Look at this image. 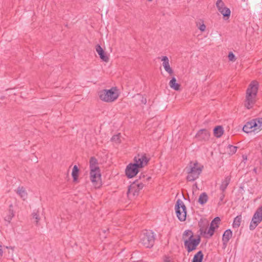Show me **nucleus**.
Wrapping results in <instances>:
<instances>
[{"label": "nucleus", "mask_w": 262, "mask_h": 262, "mask_svg": "<svg viewBox=\"0 0 262 262\" xmlns=\"http://www.w3.org/2000/svg\"><path fill=\"white\" fill-rule=\"evenodd\" d=\"M216 7L219 10V9H222V8L225 7L224 3L223 2L222 0H217L216 3Z\"/></svg>", "instance_id": "33"}, {"label": "nucleus", "mask_w": 262, "mask_h": 262, "mask_svg": "<svg viewBox=\"0 0 262 262\" xmlns=\"http://www.w3.org/2000/svg\"><path fill=\"white\" fill-rule=\"evenodd\" d=\"M208 200V197L207 194L206 192H203L200 194L198 202L201 205H204L207 202Z\"/></svg>", "instance_id": "24"}, {"label": "nucleus", "mask_w": 262, "mask_h": 262, "mask_svg": "<svg viewBox=\"0 0 262 262\" xmlns=\"http://www.w3.org/2000/svg\"><path fill=\"white\" fill-rule=\"evenodd\" d=\"M148 1H149V2H150V1H151L152 0H148Z\"/></svg>", "instance_id": "46"}, {"label": "nucleus", "mask_w": 262, "mask_h": 262, "mask_svg": "<svg viewBox=\"0 0 262 262\" xmlns=\"http://www.w3.org/2000/svg\"><path fill=\"white\" fill-rule=\"evenodd\" d=\"M32 216H33V217L36 220V224H37L39 221L40 220V217H39L38 211H37L36 212H34L32 213Z\"/></svg>", "instance_id": "35"}, {"label": "nucleus", "mask_w": 262, "mask_h": 262, "mask_svg": "<svg viewBox=\"0 0 262 262\" xmlns=\"http://www.w3.org/2000/svg\"><path fill=\"white\" fill-rule=\"evenodd\" d=\"M150 179V177L144 173H142L140 174L139 179L134 182L132 184H135V186L137 187L138 190H140Z\"/></svg>", "instance_id": "8"}, {"label": "nucleus", "mask_w": 262, "mask_h": 262, "mask_svg": "<svg viewBox=\"0 0 262 262\" xmlns=\"http://www.w3.org/2000/svg\"><path fill=\"white\" fill-rule=\"evenodd\" d=\"M231 180V177L230 176H227L225 179L222 181V184L220 186V189L224 192L226 189L228 185H229Z\"/></svg>", "instance_id": "19"}, {"label": "nucleus", "mask_w": 262, "mask_h": 262, "mask_svg": "<svg viewBox=\"0 0 262 262\" xmlns=\"http://www.w3.org/2000/svg\"><path fill=\"white\" fill-rule=\"evenodd\" d=\"M203 167V166H199L197 162H190L189 165L185 168L187 173V180L194 181L196 180L201 173Z\"/></svg>", "instance_id": "2"}, {"label": "nucleus", "mask_w": 262, "mask_h": 262, "mask_svg": "<svg viewBox=\"0 0 262 262\" xmlns=\"http://www.w3.org/2000/svg\"><path fill=\"white\" fill-rule=\"evenodd\" d=\"M161 60L163 61V66L165 67V66H168L169 64V60L167 56H164L161 58Z\"/></svg>", "instance_id": "32"}, {"label": "nucleus", "mask_w": 262, "mask_h": 262, "mask_svg": "<svg viewBox=\"0 0 262 262\" xmlns=\"http://www.w3.org/2000/svg\"><path fill=\"white\" fill-rule=\"evenodd\" d=\"M16 193L24 200H25L27 198V192L23 187H18Z\"/></svg>", "instance_id": "20"}, {"label": "nucleus", "mask_w": 262, "mask_h": 262, "mask_svg": "<svg viewBox=\"0 0 262 262\" xmlns=\"http://www.w3.org/2000/svg\"><path fill=\"white\" fill-rule=\"evenodd\" d=\"M200 242V236H198V238H194L191 235L188 239L184 240V245L188 252L189 253L196 249Z\"/></svg>", "instance_id": "7"}, {"label": "nucleus", "mask_w": 262, "mask_h": 262, "mask_svg": "<svg viewBox=\"0 0 262 262\" xmlns=\"http://www.w3.org/2000/svg\"><path fill=\"white\" fill-rule=\"evenodd\" d=\"M219 11L223 15L224 17H229L230 15V10L226 7L222 8V9H219Z\"/></svg>", "instance_id": "25"}, {"label": "nucleus", "mask_w": 262, "mask_h": 262, "mask_svg": "<svg viewBox=\"0 0 262 262\" xmlns=\"http://www.w3.org/2000/svg\"><path fill=\"white\" fill-rule=\"evenodd\" d=\"M165 70L170 75L173 74V71L171 68H170L169 64L164 67Z\"/></svg>", "instance_id": "36"}, {"label": "nucleus", "mask_w": 262, "mask_h": 262, "mask_svg": "<svg viewBox=\"0 0 262 262\" xmlns=\"http://www.w3.org/2000/svg\"><path fill=\"white\" fill-rule=\"evenodd\" d=\"M5 247H6V248H7V249H12V250H14V247H11V246H9V247H8V246H6Z\"/></svg>", "instance_id": "43"}, {"label": "nucleus", "mask_w": 262, "mask_h": 262, "mask_svg": "<svg viewBox=\"0 0 262 262\" xmlns=\"http://www.w3.org/2000/svg\"><path fill=\"white\" fill-rule=\"evenodd\" d=\"M135 184H131L128 186L127 195L128 198L132 196H136L139 195V190H138L137 187H135Z\"/></svg>", "instance_id": "16"}, {"label": "nucleus", "mask_w": 262, "mask_h": 262, "mask_svg": "<svg viewBox=\"0 0 262 262\" xmlns=\"http://www.w3.org/2000/svg\"><path fill=\"white\" fill-rule=\"evenodd\" d=\"M242 221V216L241 215H238L236 216L233 221L232 226L233 228H238L241 225V223Z\"/></svg>", "instance_id": "26"}, {"label": "nucleus", "mask_w": 262, "mask_h": 262, "mask_svg": "<svg viewBox=\"0 0 262 262\" xmlns=\"http://www.w3.org/2000/svg\"><path fill=\"white\" fill-rule=\"evenodd\" d=\"M204 255L202 251L198 252L193 256L191 262H202Z\"/></svg>", "instance_id": "22"}, {"label": "nucleus", "mask_w": 262, "mask_h": 262, "mask_svg": "<svg viewBox=\"0 0 262 262\" xmlns=\"http://www.w3.org/2000/svg\"><path fill=\"white\" fill-rule=\"evenodd\" d=\"M155 241V234L151 230H145L140 236V243L146 248L152 247Z\"/></svg>", "instance_id": "3"}, {"label": "nucleus", "mask_w": 262, "mask_h": 262, "mask_svg": "<svg viewBox=\"0 0 262 262\" xmlns=\"http://www.w3.org/2000/svg\"><path fill=\"white\" fill-rule=\"evenodd\" d=\"M228 58L230 61H235V57L232 52H230L228 54Z\"/></svg>", "instance_id": "37"}, {"label": "nucleus", "mask_w": 262, "mask_h": 262, "mask_svg": "<svg viewBox=\"0 0 262 262\" xmlns=\"http://www.w3.org/2000/svg\"><path fill=\"white\" fill-rule=\"evenodd\" d=\"M191 235L193 237V234L192 231L191 230H186L184 232L182 237L184 239L187 236L189 237V236H191Z\"/></svg>", "instance_id": "31"}, {"label": "nucleus", "mask_w": 262, "mask_h": 262, "mask_svg": "<svg viewBox=\"0 0 262 262\" xmlns=\"http://www.w3.org/2000/svg\"><path fill=\"white\" fill-rule=\"evenodd\" d=\"M232 232L230 229L226 230L223 233L222 236V242L224 248L226 247L227 244L232 237Z\"/></svg>", "instance_id": "15"}, {"label": "nucleus", "mask_w": 262, "mask_h": 262, "mask_svg": "<svg viewBox=\"0 0 262 262\" xmlns=\"http://www.w3.org/2000/svg\"><path fill=\"white\" fill-rule=\"evenodd\" d=\"M176 81V79L174 77H172L169 81V86L175 91H179L180 90V84L177 83Z\"/></svg>", "instance_id": "18"}, {"label": "nucleus", "mask_w": 262, "mask_h": 262, "mask_svg": "<svg viewBox=\"0 0 262 262\" xmlns=\"http://www.w3.org/2000/svg\"><path fill=\"white\" fill-rule=\"evenodd\" d=\"M261 129L262 118L254 119L247 122L243 128V130L246 133L258 132Z\"/></svg>", "instance_id": "4"}, {"label": "nucleus", "mask_w": 262, "mask_h": 262, "mask_svg": "<svg viewBox=\"0 0 262 262\" xmlns=\"http://www.w3.org/2000/svg\"><path fill=\"white\" fill-rule=\"evenodd\" d=\"M139 167L134 163H129L125 169V174L129 178L135 176L139 172Z\"/></svg>", "instance_id": "9"}, {"label": "nucleus", "mask_w": 262, "mask_h": 262, "mask_svg": "<svg viewBox=\"0 0 262 262\" xmlns=\"http://www.w3.org/2000/svg\"><path fill=\"white\" fill-rule=\"evenodd\" d=\"M141 101L142 103L145 104L147 102L146 98L145 97H144L143 96H142Z\"/></svg>", "instance_id": "41"}, {"label": "nucleus", "mask_w": 262, "mask_h": 262, "mask_svg": "<svg viewBox=\"0 0 262 262\" xmlns=\"http://www.w3.org/2000/svg\"><path fill=\"white\" fill-rule=\"evenodd\" d=\"M164 262H171V260L170 257L167 256H165L163 258Z\"/></svg>", "instance_id": "39"}, {"label": "nucleus", "mask_w": 262, "mask_h": 262, "mask_svg": "<svg viewBox=\"0 0 262 262\" xmlns=\"http://www.w3.org/2000/svg\"><path fill=\"white\" fill-rule=\"evenodd\" d=\"M149 159H147L145 155H139L134 158V164L139 168H142L146 165L148 162Z\"/></svg>", "instance_id": "10"}, {"label": "nucleus", "mask_w": 262, "mask_h": 262, "mask_svg": "<svg viewBox=\"0 0 262 262\" xmlns=\"http://www.w3.org/2000/svg\"><path fill=\"white\" fill-rule=\"evenodd\" d=\"M96 51L99 55L100 59L105 62H108L109 60L108 57L104 52L103 49L99 45H97L95 47Z\"/></svg>", "instance_id": "14"}, {"label": "nucleus", "mask_w": 262, "mask_h": 262, "mask_svg": "<svg viewBox=\"0 0 262 262\" xmlns=\"http://www.w3.org/2000/svg\"><path fill=\"white\" fill-rule=\"evenodd\" d=\"M102 232L105 233L106 232V230H102Z\"/></svg>", "instance_id": "45"}, {"label": "nucleus", "mask_w": 262, "mask_h": 262, "mask_svg": "<svg viewBox=\"0 0 262 262\" xmlns=\"http://www.w3.org/2000/svg\"><path fill=\"white\" fill-rule=\"evenodd\" d=\"M225 198V194L224 193V192L222 191V192L220 195V202L219 204H220V202H222Z\"/></svg>", "instance_id": "38"}, {"label": "nucleus", "mask_w": 262, "mask_h": 262, "mask_svg": "<svg viewBox=\"0 0 262 262\" xmlns=\"http://www.w3.org/2000/svg\"><path fill=\"white\" fill-rule=\"evenodd\" d=\"M113 88L110 90H102L99 92L100 99L104 102H111L115 101L118 97V95L115 92Z\"/></svg>", "instance_id": "5"}, {"label": "nucleus", "mask_w": 262, "mask_h": 262, "mask_svg": "<svg viewBox=\"0 0 262 262\" xmlns=\"http://www.w3.org/2000/svg\"><path fill=\"white\" fill-rule=\"evenodd\" d=\"M199 29L202 31V32H203L206 29V26L204 24H202V25H201L200 26V27H199Z\"/></svg>", "instance_id": "40"}, {"label": "nucleus", "mask_w": 262, "mask_h": 262, "mask_svg": "<svg viewBox=\"0 0 262 262\" xmlns=\"http://www.w3.org/2000/svg\"><path fill=\"white\" fill-rule=\"evenodd\" d=\"M14 215V214L13 211L12 210L10 209L9 210L8 215L5 217V220L8 222V223H10Z\"/></svg>", "instance_id": "28"}, {"label": "nucleus", "mask_w": 262, "mask_h": 262, "mask_svg": "<svg viewBox=\"0 0 262 262\" xmlns=\"http://www.w3.org/2000/svg\"><path fill=\"white\" fill-rule=\"evenodd\" d=\"M258 88L257 82L253 81L250 83L247 90L245 106L248 109L252 108L255 102V97L257 93Z\"/></svg>", "instance_id": "1"}, {"label": "nucleus", "mask_w": 262, "mask_h": 262, "mask_svg": "<svg viewBox=\"0 0 262 262\" xmlns=\"http://www.w3.org/2000/svg\"><path fill=\"white\" fill-rule=\"evenodd\" d=\"M215 229L216 228H215L214 226L210 224V227L207 230L204 226H200L199 231L201 234H203L205 238H210L214 234Z\"/></svg>", "instance_id": "12"}, {"label": "nucleus", "mask_w": 262, "mask_h": 262, "mask_svg": "<svg viewBox=\"0 0 262 262\" xmlns=\"http://www.w3.org/2000/svg\"><path fill=\"white\" fill-rule=\"evenodd\" d=\"M228 148L229 149V154L231 155L235 154L237 150V147L231 145H228Z\"/></svg>", "instance_id": "30"}, {"label": "nucleus", "mask_w": 262, "mask_h": 262, "mask_svg": "<svg viewBox=\"0 0 262 262\" xmlns=\"http://www.w3.org/2000/svg\"><path fill=\"white\" fill-rule=\"evenodd\" d=\"M221 219L219 217H215L211 222V224L214 226L215 228H217L219 227V224H220Z\"/></svg>", "instance_id": "29"}, {"label": "nucleus", "mask_w": 262, "mask_h": 262, "mask_svg": "<svg viewBox=\"0 0 262 262\" xmlns=\"http://www.w3.org/2000/svg\"><path fill=\"white\" fill-rule=\"evenodd\" d=\"M101 177L100 170L91 169L90 171V179L93 183L98 181Z\"/></svg>", "instance_id": "17"}, {"label": "nucleus", "mask_w": 262, "mask_h": 262, "mask_svg": "<svg viewBox=\"0 0 262 262\" xmlns=\"http://www.w3.org/2000/svg\"><path fill=\"white\" fill-rule=\"evenodd\" d=\"M120 134H119L118 135H114L112 137L111 140L112 141H114V142H116L117 143H119L120 142Z\"/></svg>", "instance_id": "34"}, {"label": "nucleus", "mask_w": 262, "mask_h": 262, "mask_svg": "<svg viewBox=\"0 0 262 262\" xmlns=\"http://www.w3.org/2000/svg\"><path fill=\"white\" fill-rule=\"evenodd\" d=\"M175 210L178 219L181 222L185 221L186 219V207L180 199H178L176 202Z\"/></svg>", "instance_id": "6"}, {"label": "nucleus", "mask_w": 262, "mask_h": 262, "mask_svg": "<svg viewBox=\"0 0 262 262\" xmlns=\"http://www.w3.org/2000/svg\"><path fill=\"white\" fill-rule=\"evenodd\" d=\"M193 186L196 187L197 188V184H196V183L194 184Z\"/></svg>", "instance_id": "44"}, {"label": "nucleus", "mask_w": 262, "mask_h": 262, "mask_svg": "<svg viewBox=\"0 0 262 262\" xmlns=\"http://www.w3.org/2000/svg\"><path fill=\"white\" fill-rule=\"evenodd\" d=\"M257 212H259L261 215H262V206L259 207L257 210Z\"/></svg>", "instance_id": "42"}, {"label": "nucleus", "mask_w": 262, "mask_h": 262, "mask_svg": "<svg viewBox=\"0 0 262 262\" xmlns=\"http://www.w3.org/2000/svg\"><path fill=\"white\" fill-rule=\"evenodd\" d=\"M79 169L76 165H74L72 172V176L74 181H76L78 177Z\"/></svg>", "instance_id": "27"}, {"label": "nucleus", "mask_w": 262, "mask_h": 262, "mask_svg": "<svg viewBox=\"0 0 262 262\" xmlns=\"http://www.w3.org/2000/svg\"><path fill=\"white\" fill-rule=\"evenodd\" d=\"M90 167L91 169H99L98 166V161L94 157L91 158L90 160Z\"/></svg>", "instance_id": "23"}, {"label": "nucleus", "mask_w": 262, "mask_h": 262, "mask_svg": "<svg viewBox=\"0 0 262 262\" xmlns=\"http://www.w3.org/2000/svg\"><path fill=\"white\" fill-rule=\"evenodd\" d=\"M210 133L206 129H201L198 131L195 138L200 141H206L209 139Z\"/></svg>", "instance_id": "13"}, {"label": "nucleus", "mask_w": 262, "mask_h": 262, "mask_svg": "<svg viewBox=\"0 0 262 262\" xmlns=\"http://www.w3.org/2000/svg\"><path fill=\"white\" fill-rule=\"evenodd\" d=\"M262 221V215L259 212L256 211L254 213L252 220L250 222L249 229L250 230H253L258 226V225Z\"/></svg>", "instance_id": "11"}, {"label": "nucleus", "mask_w": 262, "mask_h": 262, "mask_svg": "<svg viewBox=\"0 0 262 262\" xmlns=\"http://www.w3.org/2000/svg\"><path fill=\"white\" fill-rule=\"evenodd\" d=\"M224 130L222 126H217L213 129V133L216 138L221 137L223 134Z\"/></svg>", "instance_id": "21"}]
</instances>
